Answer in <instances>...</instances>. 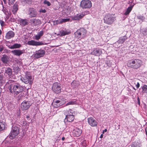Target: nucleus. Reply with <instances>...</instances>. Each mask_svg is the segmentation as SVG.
<instances>
[{"mask_svg":"<svg viewBox=\"0 0 147 147\" xmlns=\"http://www.w3.org/2000/svg\"><path fill=\"white\" fill-rule=\"evenodd\" d=\"M143 62L139 59H135L128 61L127 63V65L128 67L134 69H138L142 65Z\"/></svg>","mask_w":147,"mask_h":147,"instance_id":"f257e3e1","label":"nucleus"},{"mask_svg":"<svg viewBox=\"0 0 147 147\" xmlns=\"http://www.w3.org/2000/svg\"><path fill=\"white\" fill-rule=\"evenodd\" d=\"M24 88L20 84L17 83L12 85L9 89L10 92L16 95L22 92Z\"/></svg>","mask_w":147,"mask_h":147,"instance_id":"f03ea898","label":"nucleus"},{"mask_svg":"<svg viewBox=\"0 0 147 147\" xmlns=\"http://www.w3.org/2000/svg\"><path fill=\"white\" fill-rule=\"evenodd\" d=\"M115 20L114 15L108 14H106L104 18V22L107 24H111Z\"/></svg>","mask_w":147,"mask_h":147,"instance_id":"7ed1b4c3","label":"nucleus"},{"mask_svg":"<svg viewBox=\"0 0 147 147\" xmlns=\"http://www.w3.org/2000/svg\"><path fill=\"white\" fill-rule=\"evenodd\" d=\"M86 32V30L84 28H80L75 33V35L76 37L78 38H83L85 36Z\"/></svg>","mask_w":147,"mask_h":147,"instance_id":"20e7f679","label":"nucleus"},{"mask_svg":"<svg viewBox=\"0 0 147 147\" xmlns=\"http://www.w3.org/2000/svg\"><path fill=\"white\" fill-rule=\"evenodd\" d=\"M19 129L16 126H13L12 130L9 134V137L11 139H13L15 138L19 133Z\"/></svg>","mask_w":147,"mask_h":147,"instance_id":"39448f33","label":"nucleus"},{"mask_svg":"<svg viewBox=\"0 0 147 147\" xmlns=\"http://www.w3.org/2000/svg\"><path fill=\"white\" fill-rule=\"evenodd\" d=\"M92 6L91 2L89 0H82L80 3V6L83 9L90 8Z\"/></svg>","mask_w":147,"mask_h":147,"instance_id":"423d86ee","label":"nucleus"},{"mask_svg":"<svg viewBox=\"0 0 147 147\" xmlns=\"http://www.w3.org/2000/svg\"><path fill=\"white\" fill-rule=\"evenodd\" d=\"M61 84L58 82L54 83L52 86V90L55 93L59 94L61 91Z\"/></svg>","mask_w":147,"mask_h":147,"instance_id":"0eeeda50","label":"nucleus"},{"mask_svg":"<svg viewBox=\"0 0 147 147\" xmlns=\"http://www.w3.org/2000/svg\"><path fill=\"white\" fill-rule=\"evenodd\" d=\"M21 80L25 84L29 83L31 84L32 83L33 79L30 75L26 74L24 77H22Z\"/></svg>","mask_w":147,"mask_h":147,"instance_id":"6e6552de","label":"nucleus"},{"mask_svg":"<svg viewBox=\"0 0 147 147\" xmlns=\"http://www.w3.org/2000/svg\"><path fill=\"white\" fill-rule=\"evenodd\" d=\"M28 14L30 18L36 17L37 16V12L34 8H30L28 9Z\"/></svg>","mask_w":147,"mask_h":147,"instance_id":"1a4fd4ad","label":"nucleus"},{"mask_svg":"<svg viewBox=\"0 0 147 147\" xmlns=\"http://www.w3.org/2000/svg\"><path fill=\"white\" fill-rule=\"evenodd\" d=\"M45 53V50H39L36 51L34 55V57L36 59H38L43 57Z\"/></svg>","mask_w":147,"mask_h":147,"instance_id":"9d476101","label":"nucleus"},{"mask_svg":"<svg viewBox=\"0 0 147 147\" xmlns=\"http://www.w3.org/2000/svg\"><path fill=\"white\" fill-rule=\"evenodd\" d=\"M27 44L30 45L40 46L44 45L43 43L42 42L36 41L34 40L28 41L27 42Z\"/></svg>","mask_w":147,"mask_h":147,"instance_id":"9b49d317","label":"nucleus"},{"mask_svg":"<svg viewBox=\"0 0 147 147\" xmlns=\"http://www.w3.org/2000/svg\"><path fill=\"white\" fill-rule=\"evenodd\" d=\"M82 133V130L80 128L76 127L73 131V135L74 136L78 137Z\"/></svg>","mask_w":147,"mask_h":147,"instance_id":"f8f14e48","label":"nucleus"},{"mask_svg":"<svg viewBox=\"0 0 147 147\" xmlns=\"http://www.w3.org/2000/svg\"><path fill=\"white\" fill-rule=\"evenodd\" d=\"M89 124L92 127L96 126L97 124L96 120L92 117H89L88 119Z\"/></svg>","mask_w":147,"mask_h":147,"instance_id":"ddd939ff","label":"nucleus"},{"mask_svg":"<svg viewBox=\"0 0 147 147\" xmlns=\"http://www.w3.org/2000/svg\"><path fill=\"white\" fill-rule=\"evenodd\" d=\"M30 103L28 101L23 102L21 104V108L22 110H27L29 107Z\"/></svg>","mask_w":147,"mask_h":147,"instance_id":"4468645a","label":"nucleus"},{"mask_svg":"<svg viewBox=\"0 0 147 147\" xmlns=\"http://www.w3.org/2000/svg\"><path fill=\"white\" fill-rule=\"evenodd\" d=\"M85 15L83 13H81L80 14H77L74 16H71V19L74 20H79L82 18Z\"/></svg>","mask_w":147,"mask_h":147,"instance_id":"2eb2a0df","label":"nucleus"},{"mask_svg":"<svg viewBox=\"0 0 147 147\" xmlns=\"http://www.w3.org/2000/svg\"><path fill=\"white\" fill-rule=\"evenodd\" d=\"M32 24L34 26H36L40 25L41 22L40 20L36 18H33L30 20Z\"/></svg>","mask_w":147,"mask_h":147,"instance_id":"dca6fc26","label":"nucleus"},{"mask_svg":"<svg viewBox=\"0 0 147 147\" xmlns=\"http://www.w3.org/2000/svg\"><path fill=\"white\" fill-rule=\"evenodd\" d=\"M5 74H6L10 78L13 77V71L11 68L9 67L6 68L5 71Z\"/></svg>","mask_w":147,"mask_h":147,"instance_id":"f3484780","label":"nucleus"},{"mask_svg":"<svg viewBox=\"0 0 147 147\" xmlns=\"http://www.w3.org/2000/svg\"><path fill=\"white\" fill-rule=\"evenodd\" d=\"M74 115H66L65 118L64 120V121L65 122L67 121L69 122H71L74 120Z\"/></svg>","mask_w":147,"mask_h":147,"instance_id":"a211bd4d","label":"nucleus"},{"mask_svg":"<svg viewBox=\"0 0 147 147\" xmlns=\"http://www.w3.org/2000/svg\"><path fill=\"white\" fill-rule=\"evenodd\" d=\"M14 35L15 33L13 31H9L6 34L5 37L6 39H9L14 37Z\"/></svg>","mask_w":147,"mask_h":147,"instance_id":"6ab92c4d","label":"nucleus"},{"mask_svg":"<svg viewBox=\"0 0 147 147\" xmlns=\"http://www.w3.org/2000/svg\"><path fill=\"white\" fill-rule=\"evenodd\" d=\"M14 55L20 56L24 52L23 50H21L18 49H15L11 51Z\"/></svg>","mask_w":147,"mask_h":147,"instance_id":"aec40b11","label":"nucleus"},{"mask_svg":"<svg viewBox=\"0 0 147 147\" xmlns=\"http://www.w3.org/2000/svg\"><path fill=\"white\" fill-rule=\"evenodd\" d=\"M19 22L20 25L22 26L28 25V20L27 19H19Z\"/></svg>","mask_w":147,"mask_h":147,"instance_id":"412c9836","label":"nucleus"},{"mask_svg":"<svg viewBox=\"0 0 147 147\" xmlns=\"http://www.w3.org/2000/svg\"><path fill=\"white\" fill-rule=\"evenodd\" d=\"M9 57L6 55H4L1 57V60L4 64H7L9 61Z\"/></svg>","mask_w":147,"mask_h":147,"instance_id":"4be33fe9","label":"nucleus"},{"mask_svg":"<svg viewBox=\"0 0 147 147\" xmlns=\"http://www.w3.org/2000/svg\"><path fill=\"white\" fill-rule=\"evenodd\" d=\"M102 53V52L100 49H96L94 50L92 52V54L97 56H100Z\"/></svg>","mask_w":147,"mask_h":147,"instance_id":"5701e85b","label":"nucleus"},{"mask_svg":"<svg viewBox=\"0 0 147 147\" xmlns=\"http://www.w3.org/2000/svg\"><path fill=\"white\" fill-rule=\"evenodd\" d=\"M65 114L66 115H74L75 114V111L71 109H69L68 110L65 111L64 112Z\"/></svg>","mask_w":147,"mask_h":147,"instance_id":"b1692460","label":"nucleus"},{"mask_svg":"<svg viewBox=\"0 0 147 147\" xmlns=\"http://www.w3.org/2000/svg\"><path fill=\"white\" fill-rule=\"evenodd\" d=\"M70 33V32L67 30H63L60 32V33L57 34V36H61L68 35Z\"/></svg>","mask_w":147,"mask_h":147,"instance_id":"393cba45","label":"nucleus"},{"mask_svg":"<svg viewBox=\"0 0 147 147\" xmlns=\"http://www.w3.org/2000/svg\"><path fill=\"white\" fill-rule=\"evenodd\" d=\"M60 102V101L59 100H56L54 99L53 100L52 105L55 107H58L61 105L59 103Z\"/></svg>","mask_w":147,"mask_h":147,"instance_id":"a878e982","label":"nucleus"},{"mask_svg":"<svg viewBox=\"0 0 147 147\" xmlns=\"http://www.w3.org/2000/svg\"><path fill=\"white\" fill-rule=\"evenodd\" d=\"M127 37L125 36H124L122 37H120L119 40L117 41V42L119 44L123 43L127 39Z\"/></svg>","mask_w":147,"mask_h":147,"instance_id":"bb28decb","label":"nucleus"},{"mask_svg":"<svg viewBox=\"0 0 147 147\" xmlns=\"http://www.w3.org/2000/svg\"><path fill=\"white\" fill-rule=\"evenodd\" d=\"M21 46V45L20 44L16 43L11 46H8V47L10 49H13L19 48Z\"/></svg>","mask_w":147,"mask_h":147,"instance_id":"cd10ccee","label":"nucleus"},{"mask_svg":"<svg viewBox=\"0 0 147 147\" xmlns=\"http://www.w3.org/2000/svg\"><path fill=\"white\" fill-rule=\"evenodd\" d=\"M44 31H41L38 32V34L35 36V38L36 40H38L43 34Z\"/></svg>","mask_w":147,"mask_h":147,"instance_id":"c85d7f7f","label":"nucleus"},{"mask_svg":"<svg viewBox=\"0 0 147 147\" xmlns=\"http://www.w3.org/2000/svg\"><path fill=\"white\" fill-rule=\"evenodd\" d=\"M134 5V4L130 5L127 9L126 11L124 13V14L125 15H128L131 11Z\"/></svg>","mask_w":147,"mask_h":147,"instance_id":"c756f323","label":"nucleus"},{"mask_svg":"<svg viewBox=\"0 0 147 147\" xmlns=\"http://www.w3.org/2000/svg\"><path fill=\"white\" fill-rule=\"evenodd\" d=\"M18 5L17 4L15 3L13 6L12 12L13 13L15 14L17 11L18 9Z\"/></svg>","mask_w":147,"mask_h":147,"instance_id":"7c9ffc66","label":"nucleus"},{"mask_svg":"<svg viewBox=\"0 0 147 147\" xmlns=\"http://www.w3.org/2000/svg\"><path fill=\"white\" fill-rule=\"evenodd\" d=\"M77 104L76 100H72L68 102L65 104V106H67L70 105H73Z\"/></svg>","mask_w":147,"mask_h":147,"instance_id":"2f4dec72","label":"nucleus"},{"mask_svg":"<svg viewBox=\"0 0 147 147\" xmlns=\"http://www.w3.org/2000/svg\"><path fill=\"white\" fill-rule=\"evenodd\" d=\"M131 147H141V145L138 142H134L131 145Z\"/></svg>","mask_w":147,"mask_h":147,"instance_id":"473e14b6","label":"nucleus"},{"mask_svg":"<svg viewBox=\"0 0 147 147\" xmlns=\"http://www.w3.org/2000/svg\"><path fill=\"white\" fill-rule=\"evenodd\" d=\"M78 83L76 81H73L71 83V86L73 88H75L76 86H78Z\"/></svg>","mask_w":147,"mask_h":147,"instance_id":"72a5a7b5","label":"nucleus"},{"mask_svg":"<svg viewBox=\"0 0 147 147\" xmlns=\"http://www.w3.org/2000/svg\"><path fill=\"white\" fill-rule=\"evenodd\" d=\"M136 18L138 19L141 20L142 22H143L145 19V17L141 15L137 16H136Z\"/></svg>","mask_w":147,"mask_h":147,"instance_id":"f704fd0d","label":"nucleus"},{"mask_svg":"<svg viewBox=\"0 0 147 147\" xmlns=\"http://www.w3.org/2000/svg\"><path fill=\"white\" fill-rule=\"evenodd\" d=\"M5 125L4 123L0 122V131H2L5 129Z\"/></svg>","mask_w":147,"mask_h":147,"instance_id":"c9c22d12","label":"nucleus"},{"mask_svg":"<svg viewBox=\"0 0 147 147\" xmlns=\"http://www.w3.org/2000/svg\"><path fill=\"white\" fill-rule=\"evenodd\" d=\"M142 89L143 93H147V86H144L142 87Z\"/></svg>","mask_w":147,"mask_h":147,"instance_id":"e433bc0d","label":"nucleus"},{"mask_svg":"<svg viewBox=\"0 0 147 147\" xmlns=\"http://www.w3.org/2000/svg\"><path fill=\"white\" fill-rule=\"evenodd\" d=\"M142 33L144 36H146L147 35V29L146 28L142 29Z\"/></svg>","mask_w":147,"mask_h":147,"instance_id":"4c0bfd02","label":"nucleus"},{"mask_svg":"<svg viewBox=\"0 0 147 147\" xmlns=\"http://www.w3.org/2000/svg\"><path fill=\"white\" fill-rule=\"evenodd\" d=\"M43 3L47 5L48 6H49L51 5L49 1H48L46 0L44 1Z\"/></svg>","mask_w":147,"mask_h":147,"instance_id":"58836bf2","label":"nucleus"},{"mask_svg":"<svg viewBox=\"0 0 147 147\" xmlns=\"http://www.w3.org/2000/svg\"><path fill=\"white\" fill-rule=\"evenodd\" d=\"M62 23L67 22H68L70 20V19L69 18H64L61 19Z\"/></svg>","mask_w":147,"mask_h":147,"instance_id":"ea45409f","label":"nucleus"},{"mask_svg":"<svg viewBox=\"0 0 147 147\" xmlns=\"http://www.w3.org/2000/svg\"><path fill=\"white\" fill-rule=\"evenodd\" d=\"M54 23H55L56 24H62L61 20H57Z\"/></svg>","mask_w":147,"mask_h":147,"instance_id":"a19ab883","label":"nucleus"},{"mask_svg":"<svg viewBox=\"0 0 147 147\" xmlns=\"http://www.w3.org/2000/svg\"><path fill=\"white\" fill-rule=\"evenodd\" d=\"M2 10L5 14H7V13L8 12V10L6 8L3 7V9Z\"/></svg>","mask_w":147,"mask_h":147,"instance_id":"79ce46f5","label":"nucleus"},{"mask_svg":"<svg viewBox=\"0 0 147 147\" xmlns=\"http://www.w3.org/2000/svg\"><path fill=\"white\" fill-rule=\"evenodd\" d=\"M22 1L24 2L25 3H27L28 4L30 3L31 1V0H21Z\"/></svg>","mask_w":147,"mask_h":147,"instance_id":"37998d69","label":"nucleus"},{"mask_svg":"<svg viewBox=\"0 0 147 147\" xmlns=\"http://www.w3.org/2000/svg\"><path fill=\"white\" fill-rule=\"evenodd\" d=\"M0 23L1 26L3 27L5 25L4 22L2 20H0Z\"/></svg>","mask_w":147,"mask_h":147,"instance_id":"c03bdc74","label":"nucleus"},{"mask_svg":"<svg viewBox=\"0 0 147 147\" xmlns=\"http://www.w3.org/2000/svg\"><path fill=\"white\" fill-rule=\"evenodd\" d=\"M82 146H85L86 145V141L85 140H84L82 142Z\"/></svg>","mask_w":147,"mask_h":147,"instance_id":"a18cd8bd","label":"nucleus"},{"mask_svg":"<svg viewBox=\"0 0 147 147\" xmlns=\"http://www.w3.org/2000/svg\"><path fill=\"white\" fill-rule=\"evenodd\" d=\"M14 81V80L11 79H9L8 81L7 82V83H8V84H10L12 82H13Z\"/></svg>","mask_w":147,"mask_h":147,"instance_id":"49530a36","label":"nucleus"},{"mask_svg":"<svg viewBox=\"0 0 147 147\" xmlns=\"http://www.w3.org/2000/svg\"><path fill=\"white\" fill-rule=\"evenodd\" d=\"M15 0H9V4L10 3L11 4H13L14 3Z\"/></svg>","mask_w":147,"mask_h":147,"instance_id":"de8ad7c7","label":"nucleus"},{"mask_svg":"<svg viewBox=\"0 0 147 147\" xmlns=\"http://www.w3.org/2000/svg\"><path fill=\"white\" fill-rule=\"evenodd\" d=\"M3 78V75H0V82H2Z\"/></svg>","mask_w":147,"mask_h":147,"instance_id":"09e8293b","label":"nucleus"},{"mask_svg":"<svg viewBox=\"0 0 147 147\" xmlns=\"http://www.w3.org/2000/svg\"><path fill=\"white\" fill-rule=\"evenodd\" d=\"M46 12V11L45 9H41L40 10V12L45 13Z\"/></svg>","mask_w":147,"mask_h":147,"instance_id":"8fccbe9b","label":"nucleus"},{"mask_svg":"<svg viewBox=\"0 0 147 147\" xmlns=\"http://www.w3.org/2000/svg\"><path fill=\"white\" fill-rule=\"evenodd\" d=\"M4 49V47L2 46H0V52H2Z\"/></svg>","mask_w":147,"mask_h":147,"instance_id":"3c124183","label":"nucleus"},{"mask_svg":"<svg viewBox=\"0 0 147 147\" xmlns=\"http://www.w3.org/2000/svg\"><path fill=\"white\" fill-rule=\"evenodd\" d=\"M136 86L137 88H139L140 87V84L139 82H137V84L136 85Z\"/></svg>","mask_w":147,"mask_h":147,"instance_id":"603ef678","label":"nucleus"},{"mask_svg":"<svg viewBox=\"0 0 147 147\" xmlns=\"http://www.w3.org/2000/svg\"><path fill=\"white\" fill-rule=\"evenodd\" d=\"M137 100H138V104L139 105H140V100H139V98L138 97Z\"/></svg>","mask_w":147,"mask_h":147,"instance_id":"864d4df0","label":"nucleus"},{"mask_svg":"<svg viewBox=\"0 0 147 147\" xmlns=\"http://www.w3.org/2000/svg\"><path fill=\"white\" fill-rule=\"evenodd\" d=\"M107 131V129H105L104 130H103V134H104L105 132H106Z\"/></svg>","mask_w":147,"mask_h":147,"instance_id":"5fc2aeb1","label":"nucleus"},{"mask_svg":"<svg viewBox=\"0 0 147 147\" xmlns=\"http://www.w3.org/2000/svg\"><path fill=\"white\" fill-rule=\"evenodd\" d=\"M1 92H2V89H1V88H0V96L1 95Z\"/></svg>","mask_w":147,"mask_h":147,"instance_id":"6e6d98bb","label":"nucleus"},{"mask_svg":"<svg viewBox=\"0 0 147 147\" xmlns=\"http://www.w3.org/2000/svg\"><path fill=\"white\" fill-rule=\"evenodd\" d=\"M103 134H101V135L100 136V137L101 138H102L103 137Z\"/></svg>","mask_w":147,"mask_h":147,"instance_id":"4d7b16f0","label":"nucleus"},{"mask_svg":"<svg viewBox=\"0 0 147 147\" xmlns=\"http://www.w3.org/2000/svg\"><path fill=\"white\" fill-rule=\"evenodd\" d=\"M65 138L64 137H63L62 138V140L63 141L64 140H65Z\"/></svg>","mask_w":147,"mask_h":147,"instance_id":"13d9d810","label":"nucleus"},{"mask_svg":"<svg viewBox=\"0 0 147 147\" xmlns=\"http://www.w3.org/2000/svg\"><path fill=\"white\" fill-rule=\"evenodd\" d=\"M2 34V31H1V30L0 29V35H1Z\"/></svg>","mask_w":147,"mask_h":147,"instance_id":"bf43d9fd","label":"nucleus"},{"mask_svg":"<svg viewBox=\"0 0 147 147\" xmlns=\"http://www.w3.org/2000/svg\"><path fill=\"white\" fill-rule=\"evenodd\" d=\"M132 2V0H131V1H129V2H128V3H131Z\"/></svg>","mask_w":147,"mask_h":147,"instance_id":"052dcab7","label":"nucleus"},{"mask_svg":"<svg viewBox=\"0 0 147 147\" xmlns=\"http://www.w3.org/2000/svg\"><path fill=\"white\" fill-rule=\"evenodd\" d=\"M26 118H29V117L28 116H27Z\"/></svg>","mask_w":147,"mask_h":147,"instance_id":"680f3d73","label":"nucleus"},{"mask_svg":"<svg viewBox=\"0 0 147 147\" xmlns=\"http://www.w3.org/2000/svg\"><path fill=\"white\" fill-rule=\"evenodd\" d=\"M134 88V89L135 90H136V89L135 88Z\"/></svg>","mask_w":147,"mask_h":147,"instance_id":"e2e57ef3","label":"nucleus"},{"mask_svg":"<svg viewBox=\"0 0 147 147\" xmlns=\"http://www.w3.org/2000/svg\"><path fill=\"white\" fill-rule=\"evenodd\" d=\"M5 0H3L4 1H5Z\"/></svg>","mask_w":147,"mask_h":147,"instance_id":"0e129e2a","label":"nucleus"}]
</instances>
